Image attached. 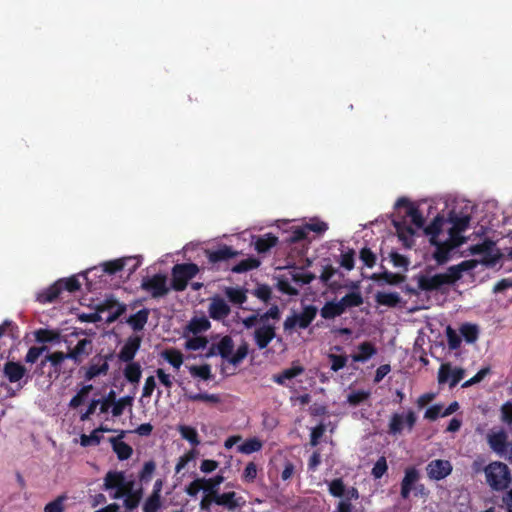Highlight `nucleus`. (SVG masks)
I'll return each mask as SVG.
<instances>
[{
  "mask_svg": "<svg viewBox=\"0 0 512 512\" xmlns=\"http://www.w3.org/2000/svg\"><path fill=\"white\" fill-rule=\"evenodd\" d=\"M215 344L217 356L229 362V358L234 350V341L231 336L225 335Z\"/></svg>",
  "mask_w": 512,
  "mask_h": 512,
  "instance_id": "obj_27",
  "label": "nucleus"
},
{
  "mask_svg": "<svg viewBox=\"0 0 512 512\" xmlns=\"http://www.w3.org/2000/svg\"><path fill=\"white\" fill-rule=\"evenodd\" d=\"M329 493L334 497H343L344 496L345 485L341 478H336L330 482Z\"/></svg>",
  "mask_w": 512,
  "mask_h": 512,
  "instance_id": "obj_63",
  "label": "nucleus"
},
{
  "mask_svg": "<svg viewBox=\"0 0 512 512\" xmlns=\"http://www.w3.org/2000/svg\"><path fill=\"white\" fill-rule=\"evenodd\" d=\"M453 466L450 461L443 459L431 460L426 466V473L429 479L440 481L452 473Z\"/></svg>",
  "mask_w": 512,
  "mask_h": 512,
  "instance_id": "obj_9",
  "label": "nucleus"
},
{
  "mask_svg": "<svg viewBox=\"0 0 512 512\" xmlns=\"http://www.w3.org/2000/svg\"><path fill=\"white\" fill-rule=\"evenodd\" d=\"M47 346H32L28 349V352L25 355L24 361L27 364H34L37 362L39 357L47 351Z\"/></svg>",
  "mask_w": 512,
  "mask_h": 512,
  "instance_id": "obj_53",
  "label": "nucleus"
},
{
  "mask_svg": "<svg viewBox=\"0 0 512 512\" xmlns=\"http://www.w3.org/2000/svg\"><path fill=\"white\" fill-rule=\"evenodd\" d=\"M112 357V353H109L108 355L105 356H94L91 359L89 366L87 367V370L85 372V379L89 381L96 378L97 376L106 375L109 370L108 362L112 359Z\"/></svg>",
  "mask_w": 512,
  "mask_h": 512,
  "instance_id": "obj_10",
  "label": "nucleus"
},
{
  "mask_svg": "<svg viewBox=\"0 0 512 512\" xmlns=\"http://www.w3.org/2000/svg\"><path fill=\"white\" fill-rule=\"evenodd\" d=\"M92 389V385L84 386L76 395L72 397V399L69 402L70 408H78L80 405L83 404L85 396L88 394V392Z\"/></svg>",
  "mask_w": 512,
  "mask_h": 512,
  "instance_id": "obj_64",
  "label": "nucleus"
},
{
  "mask_svg": "<svg viewBox=\"0 0 512 512\" xmlns=\"http://www.w3.org/2000/svg\"><path fill=\"white\" fill-rule=\"evenodd\" d=\"M150 310L148 308H143L136 312L135 314L130 315L126 323L134 330L141 331L144 329L147 324L149 318Z\"/></svg>",
  "mask_w": 512,
  "mask_h": 512,
  "instance_id": "obj_24",
  "label": "nucleus"
},
{
  "mask_svg": "<svg viewBox=\"0 0 512 512\" xmlns=\"http://www.w3.org/2000/svg\"><path fill=\"white\" fill-rule=\"evenodd\" d=\"M189 372L193 377H199L205 381L212 378L211 366L209 364H203L200 366L193 365L189 367Z\"/></svg>",
  "mask_w": 512,
  "mask_h": 512,
  "instance_id": "obj_49",
  "label": "nucleus"
},
{
  "mask_svg": "<svg viewBox=\"0 0 512 512\" xmlns=\"http://www.w3.org/2000/svg\"><path fill=\"white\" fill-rule=\"evenodd\" d=\"M155 469L156 464L153 460L145 462L142 470L139 473V480L143 483L150 482Z\"/></svg>",
  "mask_w": 512,
  "mask_h": 512,
  "instance_id": "obj_58",
  "label": "nucleus"
},
{
  "mask_svg": "<svg viewBox=\"0 0 512 512\" xmlns=\"http://www.w3.org/2000/svg\"><path fill=\"white\" fill-rule=\"evenodd\" d=\"M208 345V339L205 336H195L189 338L185 342V349L190 351H197L200 349H205Z\"/></svg>",
  "mask_w": 512,
  "mask_h": 512,
  "instance_id": "obj_50",
  "label": "nucleus"
},
{
  "mask_svg": "<svg viewBox=\"0 0 512 512\" xmlns=\"http://www.w3.org/2000/svg\"><path fill=\"white\" fill-rule=\"evenodd\" d=\"M278 242V238L271 233L260 236L255 241V250L258 253H266Z\"/></svg>",
  "mask_w": 512,
  "mask_h": 512,
  "instance_id": "obj_32",
  "label": "nucleus"
},
{
  "mask_svg": "<svg viewBox=\"0 0 512 512\" xmlns=\"http://www.w3.org/2000/svg\"><path fill=\"white\" fill-rule=\"evenodd\" d=\"M340 306L343 308V312L348 308L358 307L363 304V298L360 292H350L343 296L339 301Z\"/></svg>",
  "mask_w": 512,
  "mask_h": 512,
  "instance_id": "obj_39",
  "label": "nucleus"
},
{
  "mask_svg": "<svg viewBox=\"0 0 512 512\" xmlns=\"http://www.w3.org/2000/svg\"><path fill=\"white\" fill-rule=\"evenodd\" d=\"M128 364L126 365L125 369H124V376L126 378V380L130 383H138L140 378H141V375H142V370H141V366L138 362H127Z\"/></svg>",
  "mask_w": 512,
  "mask_h": 512,
  "instance_id": "obj_41",
  "label": "nucleus"
},
{
  "mask_svg": "<svg viewBox=\"0 0 512 512\" xmlns=\"http://www.w3.org/2000/svg\"><path fill=\"white\" fill-rule=\"evenodd\" d=\"M459 330L467 343H474L478 339L479 329L475 324L464 323Z\"/></svg>",
  "mask_w": 512,
  "mask_h": 512,
  "instance_id": "obj_45",
  "label": "nucleus"
},
{
  "mask_svg": "<svg viewBox=\"0 0 512 512\" xmlns=\"http://www.w3.org/2000/svg\"><path fill=\"white\" fill-rule=\"evenodd\" d=\"M124 495H126V498L124 500L125 507L128 510H133L139 505L142 493L141 491L133 492L131 488Z\"/></svg>",
  "mask_w": 512,
  "mask_h": 512,
  "instance_id": "obj_54",
  "label": "nucleus"
},
{
  "mask_svg": "<svg viewBox=\"0 0 512 512\" xmlns=\"http://www.w3.org/2000/svg\"><path fill=\"white\" fill-rule=\"evenodd\" d=\"M445 277L443 274H435L433 276H421L418 281V287L424 291H435L445 285Z\"/></svg>",
  "mask_w": 512,
  "mask_h": 512,
  "instance_id": "obj_22",
  "label": "nucleus"
},
{
  "mask_svg": "<svg viewBox=\"0 0 512 512\" xmlns=\"http://www.w3.org/2000/svg\"><path fill=\"white\" fill-rule=\"evenodd\" d=\"M327 358L330 363V369L333 372H338L341 369H343L348 362V356L346 354H335V353H329L327 355Z\"/></svg>",
  "mask_w": 512,
  "mask_h": 512,
  "instance_id": "obj_47",
  "label": "nucleus"
},
{
  "mask_svg": "<svg viewBox=\"0 0 512 512\" xmlns=\"http://www.w3.org/2000/svg\"><path fill=\"white\" fill-rule=\"evenodd\" d=\"M224 295L233 305L242 306L247 301V289L244 287H225Z\"/></svg>",
  "mask_w": 512,
  "mask_h": 512,
  "instance_id": "obj_25",
  "label": "nucleus"
},
{
  "mask_svg": "<svg viewBox=\"0 0 512 512\" xmlns=\"http://www.w3.org/2000/svg\"><path fill=\"white\" fill-rule=\"evenodd\" d=\"M142 338L137 335H133L127 338L126 342L122 346L118 358L122 362H133L137 351L141 346Z\"/></svg>",
  "mask_w": 512,
  "mask_h": 512,
  "instance_id": "obj_14",
  "label": "nucleus"
},
{
  "mask_svg": "<svg viewBox=\"0 0 512 512\" xmlns=\"http://www.w3.org/2000/svg\"><path fill=\"white\" fill-rule=\"evenodd\" d=\"M304 373V367L300 365H293L292 367L283 370L282 372L273 375L272 380L281 386H287L286 381L291 380Z\"/></svg>",
  "mask_w": 512,
  "mask_h": 512,
  "instance_id": "obj_26",
  "label": "nucleus"
},
{
  "mask_svg": "<svg viewBox=\"0 0 512 512\" xmlns=\"http://www.w3.org/2000/svg\"><path fill=\"white\" fill-rule=\"evenodd\" d=\"M259 265L260 261L257 258L249 257L241 260L239 263L233 266H230L229 270H231L233 273L240 274L256 269L259 267Z\"/></svg>",
  "mask_w": 512,
  "mask_h": 512,
  "instance_id": "obj_36",
  "label": "nucleus"
},
{
  "mask_svg": "<svg viewBox=\"0 0 512 512\" xmlns=\"http://www.w3.org/2000/svg\"><path fill=\"white\" fill-rule=\"evenodd\" d=\"M0 386L5 388L10 397H15L30 381L27 368L18 361L8 360L3 365Z\"/></svg>",
  "mask_w": 512,
  "mask_h": 512,
  "instance_id": "obj_1",
  "label": "nucleus"
},
{
  "mask_svg": "<svg viewBox=\"0 0 512 512\" xmlns=\"http://www.w3.org/2000/svg\"><path fill=\"white\" fill-rule=\"evenodd\" d=\"M214 503L223 506L229 511H234L237 508L243 507L246 501L242 496H238L236 492L231 491L222 494L217 492L214 497Z\"/></svg>",
  "mask_w": 512,
  "mask_h": 512,
  "instance_id": "obj_13",
  "label": "nucleus"
},
{
  "mask_svg": "<svg viewBox=\"0 0 512 512\" xmlns=\"http://www.w3.org/2000/svg\"><path fill=\"white\" fill-rule=\"evenodd\" d=\"M199 272V267L195 263L176 264L172 268L171 287L175 291H184L188 282Z\"/></svg>",
  "mask_w": 512,
  "mask_h": 512,
  "instance_id": "obj_5",
  "label": "nucleus"
},
{
  "mask_svg": "<svg viewBox=\"0 0 512 512\" xmlns=\"http://www.w3.org/2000/svg\"><path fill=\"white\" fill-rule=\"evenodd\" d=\"M47 363L49 362L54 368L55 374L61 373V365L65 359H69L67 354L62 351H55L45 356Z\"/></svg>",
  "mask_w": 512,
  "mask_h": 512,
  "instance_id": "obj_43",
  "label": "nucleus"
},
{
  "mask_svg": "<svg viewBox=\"0 0 512 512\" xmlns=\"http://www.w3.org/2000/svg\"><path fill=\"white\" fill-rule=\"evenodd\" d=\"M125 434L126 431L120 430L117 437H111L109 439L112 449L120 461L129 459L133 454L132 447L126 442L122 441Z\"/></svg>",
  "mask_w": 512,
  "mask_h": 512,
  "instance_id": "obj_15",
  "label": "nucleus"
},
{
  "mask_svg": "<svg viewBox=\"0 0 512 512\" xmlns=\"http://www.w3.org/2000/svg\"><path fill=\"white\" fill-rule=\"evenodd\" d=\"M416 421L417 415L411 409L406 414L393 413L388 424V433L393 436L400 435L405 427L410 432L413 430Z\"/></svg>",
  "mask_w": 512,
  "mask_h": 512,
  "instance_id": "obj_6",
  "label": "nucleus"
},
{
  "mask_svg": "<svg viewBox=\"0 0 512 512\" xmlns=\"http://www.w3.org/2000/svg\"><path fill=\"white\" fill-rule=\"evenodd\" d=\"M92 351V341L87 338H83L78 341L76 346L70 350L67 354L68 358L79 364L82 356H88Z\"/></svg>",
  "mask_w": 512,
  "mask_h": 512,
  "instance_id": "obj_20",
  "label": "nucleus"
},
{
  "mask_svg": "<svg viewBox=\"0 0 512 512\" xmlns=\"http://www.w3.org/2000/svg\"><path fill=\"white\" fill-rule=\"evenodd\" d=\"M448 220L452 224L450 235L451 237H454L455 234L464 232L468 228L471 216L458 215L455 211H451L449 213Z\"/></svg>",
  "mask_w": 512,
  "mask_h": 512,
  "instance_id": "obj_21",
  "label": "nucleus"
},
{
  "mask_svg": "<svg viewBox=\"0 0 512 512\" xmlns=\"http://www.w3.org/2000/svg\"><path fill=\"white\" fill-rule=\"evenodd\" d=\"M208 312L213 320L220 321L230 315L231 308L221 297H214L209 304Z\"/></svg>",
  "mask_w": 512,
  "mask_h": 512,
  "instance_id": "obj_18",
  "label": "nucleus"
},
{
  "mask_svg": "<svg viewBox=\"0 0 512 512\" xmlns=\"http://www.w3.org/2000/svg\"><path fill=\"white\" fill-rule=\"evenodd\" d=\"M291 278L294 282L305 285L310 284L315 279V275L311 272H305L301 268L294 267L291 272Z\"/></svg>",
  "mask_w": 512,
  "mask_h": 512,
  "instance_id": "obj_48",
  "label": "nucleus"
},
{
  "mask_svg": "<svg viewBox=\"0 0 512 512\" xmlns=\"http://www.w3.org/2000/svg\"><path fill=\"white\" fill-rule=\"evenodd\" d=\"M262 446V442L258 438L253 437L247 439L241 445H239L238 452L248 455L260 451Z\"/></svg>",
  "mask_w": 512,
  "mask_h": 512,
  "instance_id": "obj_46",
  "label": "nucleus"
},
{
  "mask_svg": "<svg viewBox=\"0 0 512 512\" xmlns=\"http://www.w3.org/2000/svg\"><path fill=\"white\" fill-rule=\"evenodd\" d=\"M211 327V323L208 318L203 316H194L188 322L186 330L194 335H198L202 332H206Z\"/></svg>",
  "mask_w": 512,
  "mask_h": 512,
  "instance_id": "obj_29",
  "label": "nucleus"
},
{
  "mask_svg": "<svg viewBox=\"0 0 512 512\" xmlns=\"http://www.w3.org/2000/svg\"><path fill=\"white\" fill-rule=\"evenodd\" d=\"M161 508V497L156 493H152L143 505L144 512H157Z\"/></svg>",
  "mask_w": 512,
  "mask_h": 512,
  "instance_id": "obj_55",
  "label": "nucleus"
},
{
  "mask_svg": "<svg viewBox=\"0 0 512 512\" xmlns=\"http://www.w3.org/2000/svg\"><path fill=\"white\" fill-rule=\"evenodd\" d=\"M446 336L449 349L456 350L461 345V336L457 334V332L451 327L448 326L446 328Z\"/></svg>",
  "mask_w": 512,
  "mask_h": 512,
  "instance_id": "obj_60",
  "label": "nucleus"
},
{
  "mask_svg": "<svg viewBox=\"0 0 512 512\" xmlns=\"http://www.w3.org/2000/svg\"><path fill=\"white\" fill-rule=\"evenodd\" d=\"M80 287L81 284L75 276L59 279L48 288L39 292L37 295V301L41 304L53 303L60 298L63 291L73 293L78 291Z\"/></svg>",
  "mask_w": 512,
  "mask_h": 512,
  "instance_id": "obj_3",
  "label": "nucleus"
},
{
  "mask_svg": "<svg viewBox=\"0 0 512 512\" xmlns=\"http://www.w3.org/2000/svg\"><path fill=\"white\" fill-rule=\"evenodd\" d=\"M396 208L406 207V217L411 219V222L417 227L422 228L425 223V219L421 211L415 207L408 198L401 197L395 203Z\"/></svg>",
  "mask_w": 512,
  "mask_h": 512,
  "instance_id": "obj_16",
  "label": "nucleus"
},
{
  "mask_svg": "<svg viewBox=\"0 0 512 512\" xmlns=\"http://www.w3.org/2000/svg\"><path fill=\"white\" fill-rule=\"evenodd\" d=\"M203 481V491L209 494H216L219 492V486L224 482V477L222 475H216L212 478H201Z\"/></svg>",
  "mask_w": 512,
  "mask_h": 512,
  "instance_id": "obj_44",
  "label": "nucleus"
},
{
  "mask_svg": "<svg viewBox=\"0 0 512 512\" xmlns=\"http://www.w3.org/2000/svg\"><path fill=\"white\" fill-rule=\"evenodd\" d=\"M317 307L314 305H307L303 308L300 314H296L298 327L300 329H306L312 323L317 315Z\"/></svg>",
  "mask_w": 512,
  "mask_h": 512,
  "instance_id": "obj_31",
  "label": "nucleus"
},
{
  "mask_svg": "<svg viewBox=\"0 0 512 512\" xmlns=\"http://www.w3.org/2000/svg\"><path fill=\"white\" fill-rule=\"evenodd\" d=\"M371 279L375 281H384L390 285H397L402 283L405 280V277L401 274L384 271L382 273H374L371 276Z\"/></svg>",
  "mask_w": 512,
  "mask_h": 512,
  "instance_id": "obj_40",
  "label": "nucleus"
},
{
  "mask_svg": "<svg viewBox=\"0 0 512 512\" xmlns=\"http://www.w3.org/2000/svg\"><path fill=\"white\" fill-rule=\"evenodd\" d=\"M487 440L490 448L499 456L503 457L507 455L508 442L505 431L500 430L498 432L490 433L487 436Z\"/></svg>",
  "mask_w": 512,
  "mask_h": 512,
  "instance_id": "obj_17",
  "label": "nucleus"
},
{
  "mask_svg": "<svg viewBox=\"0 0 512 512\" xmlns=\"http://www.w3.org/2000/svg\"><path fill=\"white\" fill-rule=\"evenodd\" d=\"M444 224V217L441 215H437L433 221L424 229L425 234L430 236V243L436 244V240H438V236L442 231V227Z\"/></svg>",
  "mask_w": 512,
  "mask_h": 512,
  "instance_id": "obj_33",
  "label": "nucleus"
},
{
  "mask_svg": "<svg viewBox=\"0 0 512 512\" xmlns=\"http://www.w3.org/2000/svg\"><path fill=\"white\" fill-rule=\"evenodd\" d=\"M464 375L463 368H452L450 363H443L438 370V382L443 384L449 381L450 388H453L464 378Z\"/></svg>",
  "mask_w": 512,
  "mask_h": 512,
  "instance_id": "obj_11",
  "label": "nucleus"
},
{
  "mask_svg": "<svg viewBox=\"0 0 512 512\" xmlns=\"http://www.w3.org/2000/svg\"><path fill=\"white\" fill-rule=\"evenodd\" d=\"M486 482L496 491L506 489L511 482V474L508 466L502 462H492L484 469Z\"/></svg>",
  "mask_w": 512,
  "mask_h": 512,
  "instance_id": "obj_4",
  "label": "nucleus"
},
{
  "mask_svg": "<svg viewBox=\"0 0 512 512\" xmlns=\"http://www.w3.org/2000/svg\"><path fill=\"white\" fill-rule=\"evenodd\" d=\"M375 300L379 305L387 307H396L401 301V297L397 292H378Z\"/></svg>",
  "mask_w": 512,
  "mask_h": 512,
  "instance_id": "obj_35",
  "label": "nucleus"
},
{
  "mask_svg": "<svg viewBox=\"0 0 512 512\" xmlns=\"http://www.w3.org/2000/svg\"><path fill=\"white\" fill-rule=\"evenodd\" d=\"M248 351V343L243 341L242 344L238 346L236 352L231 354L229 363L234 366L239 365L246 358Z\"/></svg>",
  "mask_w": 512,
  "mask_h": 512,
  "instance_id": "obj_51",
  "label": "nucleus"
},
{
  "mask_svg": "<svg viewBox=\"0 0 512 512\" xmlns=\"http://www.w3.org/2000/svg\"><path fill=\"white\" fill-rule=\"evenodd\" d=\"M183 390H184V398L188 401H192V402L201 401V402H208V403H212V404H218L221 401L219 395H217V394L190 393V392H187L185 390V388H183Z\"/></svg>",
  "mask_w": 512,
  "mask_h": 512,
  "instance_id": "obj_37",
  "label": "nucleus"
},
{
  "mask_svg": "<svg viewBox=\"0 0 512 512\" xmlns=\"http://www.w3.org/2000/svg\"><path fill=\"white\" fill-rule=\"evenodd\" d=\"M60 333L56 330L40 328L35 332V339L39 343H52L58 341Z\"/></svg>",
  "mask_w": 512,
  "mask_h": 512,
  "instance_id": "obj_42",
  "label": "nucleus"
},
{
  "mask_svg": "<svg viewBox=\"0 0 512 512\" xmlns=\"http://www.w3.org/2000/svg\"><path fill=\"white\" fill-rule=\"evenodd\" d=\"M276 337V325H260L253 333L254 342L259 350L266 349Z\"/></svg>",
  "mask_w": 512,
  "mask_h": 512,
  "instance_id": "obj_12",
  "label": "nucleus"
},
{
  "mask_svg": "<svg viewBox=\"0 0 512 512\" xmlns=\"http://www.w3.org/2000/svg\"><path fill=\"white\" fill-rule=\"evenodd\" d=\"M141 289L151 294L152 298H161L169 293L167 286V276L162 273H157L152 277H143L141 281Z\"/></svg>",
  "mask_w": 512,
  "mask_h": 512,
  "instance_id": "obj_7",
  "label": "nucleus"
},
{
  "mask_svg": "<svg viewBox=\"0 0 512 512\" xmlns=\"http://www.w3.org/2000/svg\"><path fill=\"white\" fill-rule=\"evenodd\" d=\"M258 316V324L260 325H276L281 318V311L277 305H272L264 313H256Z\"/></svg>",
  "mask_w": 512,
  "mask_h": 512,
  "instance_id": "obj_30",
  "label": "nucleus"
},
{
  "mask_svg": "<svg viewBox=\"0 0 512 512\" xmlns=\"http://www.w3.org/2000/svg\"><path fill=\"white\" fill-rule=\"evenodd\" d=\"M495 243L490 239H485L482 243L472 245L469 251L473 255L482 254L483 256L490 250H493Z\"/></svg>",
  "mask_w": 512,
  "mask_h": 512,
  "instance_id": "obj_56",
  "label": "nucleus"
},
{
  "mask_svg": "<svg viewBox=\"0 0 512 512\" xmlns=\"http://www.w3.org/2000/svg\"><path fill=\"white\" fill-rule=\"evenodd\" d=\"M360 260L364 263L368 268H372L376 264V255L375 253L368 247H364L360 250L359 253Z\"/></svg>",
  "mask_w": 512,
  "mask_h": 512,
  "instance_id": "obj_59",
  "label": "nucleus"
},
{
  "mask_svg": "<svg viewBox=\"0 0 512 512\" xmlns=\"http://www.w3.org/2000/svg\"><path fill=\"white\" fill-rule=\"evenodd\" d=\"M161 357L175 369H179L183 364V354L176 348L165 349L161 352Z\"/></svg>",
  "mask_w": 512,
  "mask_h": 512,
  "instance_id": "obj_38",
  "label": "nucleus"
},
{
  "mask_svg": "<svg viewBox=\"0 0 512 512\" xmlns=\"http://www.w3.org/2000/svg\"><path fill=\"white\" fill-rule=\"evenodd\" d=\"M104 487L106 490L116 489L114 498H119L132 488V483L126 482L123 472L109 471L104 478Z\"/></svg>",
  "mask_w": 512,
  "mask_h": 512,
  "instance_id": "obj_8",
  "label": "nucleus"
},
{
  "mask_svg": "<svg viewBox=\"0 0 512 512\" xmlns=\"http://www.w3.org/2000/svg\"><path fill=\"white\" fill-rule=\"evenodd\" d=\"M102 436L99 430L94 429L90 435L82 434L80 436V444L83 447L97 446L101 443Z\"/></svg>",
  "mask_w": 512,
  "mask_h": 512,
  "instance_id": "obj_52",
  "label": "nucleus"
},
{
  "mask_svg": "<svg viewBox=\"0 0 512 512\" xmlns=\"http://www.w3.org/2000/svg\"><path fill=\"white\" fill-rule=\"evenodd\" d=\"M387 469L388 465L386 458L381 456L374 464L371 474L375 479H380L387 472Z\"/></svg>",
  "mask_w": 512,
  "mask_h": 512,
  "instance_id": "obj_62",
  "label": "nucleus"
},
{
  "mask_svg": "<svg viewBox=\"0 0 512 512\" xmlns=\"http://www.w3.org/2000/svg\"><path fill=\"white\" fill-rule=\"evenodd\" d=\"M436 247L433 258L436 260L438 264H444L449 260L450 251L456 246L451 244V242H440L436 240V244H432Z\"/></svg>",
  "mask_w": 512,
  "mask_h": 512,
  "instance_id": "obj_28",
  "label": "nucleus"
},
{
  "mask_svg": "<svg viewBox=\"0 0 512 512\" xmlns=\"http://www.w3.org/2000/svg\"><path fill=\"white\" fill-rule=\"evenodd\" d=\"M343 308L340 306L339 301H328L324 304V306L320 309V315L324 319H334L335 317L341 316L343 314Z\"/></svg>",
  "mask_w": 512,
  "mask_h": 512,
  "instance_id": "obj_34",
  "label": "nucleus"
},
{
  "mask_svg": "<svg viewBox=\"0 0 512 512\" xmlns=\"http://www.w3.org/2000/svg\"><path fill=\"white\" fill-rule=\"evenodd\" d=\"M358 353L352 354L351 358L354 362L365 363L377 353L375 345L370 341H364L357 347Z\"/></svg>",
  "mask_w": 512,
  "mask_h": 512,
  "instance_id": "obj_23",
  "label": "nucleus"
},
{
  "mask_svg": "<svg viewBox=\"0 0 512 512\" xmlns=\"http://www.w3.org/2000/svg\"><path fill=\"white\" fill-rule=\"evenodd\" d=\"M204 254L207 258V264L210 270L228 271L230 261L236 258L240 252L233 249L231 246L221 244L215 248L205 249Z\"/></svg>",
  "mask_w": 512,
  "mask_h": 512,
  "instance_id": "obj_2",
  "label": "nucleus"
},
{
  "mask_svg": "<svg viewBox=\"0 0 512 512\" xmlns=\"http://www.w3.org/2000/svg\"><path fill=\"white\" fill-rule=\"evenodd\" d=\"M132 404V398L130 396L122 397L118 400L115 399L114 406L112 407V415L118 417L123 414L126 406Z\"/></svg>",
  "mask_w": 512,
  "mask_h": 512,
  "instance_id": "obj_61",
  "label": "nucleus"
},
{
  "mask_svg": "<svg viewBox=\"0 0 512 512\" xmlns=\"http://www.w3.org/2000/svg\"><path fill=\"white\" fill-rule=\"evenodd\" d=\"M370 392L364 390H358L351 392L347 397V402L352 406H358L364 401L368 400Z\"/></svg>",
  "mask_w": 512,
  "mask_h": 512,
  "instance_id": "obj_57",
  "label": "nucleus"
},
{
  "mask_svg": "<svg viewBox=\"0 0 512 512\" xmlns=\"http://www.w3.org/2000/svg\"><path fill=\"white\" fill-rule=\"evenodd\" d=\"M393 226L396 230L399 240L405 248H411L414 245V229L407 225L405 220H393Z\"/></svg>",
  "mask_w": 512,
  "mask_h": 512,
  "instance_id": "obj_19",
  "label": "nucleus"
}]
</instances>
